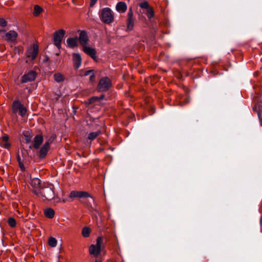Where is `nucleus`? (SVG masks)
<instances>
[{
  "label": "nucleus",
  "mask_w": 262,
  "mask_h": 262,
  "mask_svg": "<svg viewBox=\"0 0 262 262\" xmlns=\"http://www.w3.org/2000/svg\"><path fill=\"white\" fill-rule=\"evenodd\" d=\"M99 16L102 22L110 24L114 21V13L108 7L104 8L99 12Z\"/></svg>",
  "instance_id": "f257e3e1"
},
{
  "label": "nucleus",
  "mask_w": 262,
  "mask_h": 262,
  "mask_svg": "<svg viewBox=\"0 0 262 262\" xmlns=\"http://www.w3.org/2000/svg\"><path fill=\"white\" fill-rule=\"evenodd\" d=\"M35 194L38 197L46 200H51L54 197V193L52 188L48 185L40 187L38 190H35Z\"/></svg>",
  "instance_id": "f03ea898"
},
{
  "label": "nucleus",
  "mask_w": 262,
  "mask_h": 262,
  "mask_svg": "<svg viewBox=\"0 0 262 262\" xmlns=\"http://www.w3.org/2000/svg\"><path fill=\"white\" fill-rule=\"evenodd\" d=\"M102 248H104V246L102 245V238L99 236L97 238L96 244H92L90 246L89 249V253L90 255L97 257L100 254Z\"/></svg>",
  "instance_id": "7ed1b4c3"
},
{
  "label": "nucleus",
  "mask_w": 262,
  "mask_h": 262,
  "mask_svg": "<svg viewBox=\"0 0 262 262\" xmlns=\"http://www.w3.org/2000/svg\"><path fill=\"white\" fill-rule=\"evenodd\" d=\"M39 51V48L37 45L33 44L28 48L26 52V57L27 59L26 62L29 61H33L37 57Z\"/></svg>",
  "instance_id": "20e7f679"
},
{
  "label": "nucleus",
  "mask_w": 262,
  "mask_h": 262,
  "mask_svg": "<svg viewBox=\"0 0 262 262\" xmlns=\"http://www.w3.org/2000/svg\"><path fill=\"white\" fill-rule=\"evenodd\" d=\"M12 112L14 115L18 113L21 117H24L27 113V108L19 100H15L12 103Z\"/></svg>",
  "instance_id": "39448f33"
},
{
  "label": "nucleus",
  "mask_w": 262,
  "mask_h": 262,
  "mask_svg": "<svg viewBox=\"0 0 262 262\" xmlns=\"http://www.w3.org/2000/svg\"><path fill=\"white\" fill-rule=\"evenodd\" d=\"M66 31L62 29L55 31L53 34V43L58 49H60L62 39L65 35Z\"/></svg>",
  "instance_id": "423d86ee"
},
{
  "label": "nucleus",
  "mask_w": 262,
  "mask_h": 262,
  "mask_svg": "<svg viewBox=\"0 0 262 262\" xmlns=\"http://www.w3.org/2000/svg\"><path fill=\"white\" fill-rule=\"evenodd\" d=\"M111 86V82L107 77L101 78L97 85V89L100 92L107 91Z\"/></svg>",
  "instance_id": "0eeeda50"
},
{
  "label": "nucleus",
  "mask_w": 262,
  "mask_h": 262,
  "mask_svg": "<svg viewBox=\"0 0 262 262\" xmlns=\"http://www.w3.org/2000/svg\"><path fill=\"white\" fill-rule=\"evenodd\" d=\"M37 76V73L34 71H30L26 73L21 77V83H27L33 81Z\"/></svg>",
  "instance_id": "6e6552de"
},
{
  "label": "nucleus",
  "mask_w": 262,
  "mask_h": 262,
  "mask_svg": "<svg viewBox=\"0 0 262 262\" xmlns=\"http://www.w3.org/2000/svg\"><path fill=\"white\" fill-rule=\"evenodd\" d=\"M69 197L71 199H74V198H91V195L86 191H76L73 190L72 191L69 195Z\"/></svg>",
  "instance_id": "1a4fd4ad"
},
{
  "label": "nucleus",
  "mask_w": 262,
  "mask_h": 262,
  "mask_svg": "<svg viewBox=\"0 0 262 262\" xmlns=\"http://www.w3.org/2000/svg\"><path fill=\"white\" fill-rule=\"evenodd\" d=\"M17 36L18 34L16 31L10 30L6 33L5 39L10 43L15 44Z\"/></svg>",
  "instance_id": "9d476101"
},
{
  "label": "nucleus",
  "mask_w": 262,
  "mask_h": 262,
  "mask_svg": "<svg viewBox=\"0 0 262 262\" xmlns=\"http://www.w3.org/2000/svg\"><path fill=\"white\" fill-rule=\"evenodd\" d=\"M134 27V19L133 18V13L132 8H130L127 14L126 30L130 31L133 30Z\"/></svg>",
  "instance_id": "9b49d317"
},
{
  "label": "nucleus",
  "mask_w": 262,
  "mask_h": 262,
  "mask_svg": "<svg viewBox=\"0 0 262 262\" xmlns=\"http://www.w3.org/2000/svg\"><path fill=\"white\" fill-rule=\"evenodd\" d=\"M83 51L88 55L90 56L94 60L96 61L97 57L96 56V50L95 48L88 46L87 45L82 47Z\"/></svg>",
  "instance_id": "f8f14e48"
},
{
  "label": "nucleus",
  "mask_w": 262,
  "mask_h": 262,
  "mask_svg": "<svg viewBox=\"0 0 262 262\" xmlns=\"http://www.w3.org/2000/svg\"><path fill=\"white\" fill-rule=\"evenodd\" d=\"M79 41L82 47L87 45L89 41V37L85 31L82 30L80 31Z\"/></svg>",
  "instance_id": "ddd939ff"
},
{
  "label": "nucleus",
  "mask_w": 262,
  "mask_h": 262,
  "mask_svg": "<svg viewBox=\"0 0 262 262\" xmlns=\"http://www.w3.org/2000/svg\"><path fill=\"white\" fill-rule=\"evenodd\" d=\"M0 146L6 149L10 148L11 144L9 142V136L7 135H5L0 138Z\"/></svg>",
  "instance_id": "4468645a"
},
{
  "label": "nucleus",
  "mask_w": 262,
  "mask_h": 262,
  "mask_svg": "<svg viewBox=\"0 0 262 262\" xmlns=\"http://www.w3.org/2000/svg\"><path fill=\"white\" fill-rule=\"evenodd\" d=\"M50 149V143L49 141L46 142L41 147L39 150V157L40 158H43L47 155Z\"/></svg>",
  "instance_id": "2eb2a0df"
},
{
  "label": "nucleus",
  "mask_w": 262,
  "mask_h": 262,
  "mask_svg": "<svg viewBox=\"0 0 262 262\" xmlns=\"http://www.w3.org/2000/svg\"><path fill=\"white\" fill-rule=\"evenodd\" d=\"M73 64L75 69H78L81 64L82 59L78 53H74L73 55Z\"/></svg>",
  "instance_id": "dca6fc26"
},
{
  "label": "nucleus",
  "mask_w": 262,
  "mask_h": 262,
  "mask_svg": "<svg viewBox=\"0 0 262 262\" xmlns=\"http://www.w3.org/2000/svg\"><path fill=\"white\" fill-rule=\"evenodd\" d=\"M43 142V137L40 135L36 136L33 139V147L38 149Z\"/></svg>",
  "instance_id": "f3484780"
},
{
  "label": "nucleus",
  "mask_w": 262,
  "mask_h": 262,
  "mask_svg": "<svg viewBox=\"0 0 262 262\" xmlns=\"http://www.w3.org/2000/svg\"><path fill=\"white\" fill-rule=\"evenodd\" d=\"M116 10L120 13L125 12L127 10V5L125 2H120L116 6Z\"/></svg>",
  "instance_id": "a211bd4d"
},
{
  "label": "nucleus",
  "mask_w": 262,
  "mask_h": 262,
  "mask_svg": "<svg viewBox=\"0 0 262 262\" xmlns=\"http://www.w3.org/2000/svg\"><path fill=\"white\" fill-rule=\"evenodd\" d=\"M67 43L69 47L73 48L78 45V39L76 37H70L67 39Z\"/></svg>",
  "instance_id": "6ab92c4d"
},
{
  "label": "nucleus",
  "mask_w": 262,
  "mask_h": 262,
  "mask_svg": "<svg viewBox=\"0 0 262 262\" xmlns=\"http://www.w3.org/2000/svg\"><path fill=\"white\" fill-rule=\"evenodd\" d=\"M45 216L49 219H52L55 215V211L52 208H47L44 210Z\"/></svg>",
  "instance_id": "aec40b11"
},
{
  "label": "nucleus",
  "mask_w": 262,
  "mask_h": 262,
  "mask_svg": "<svg viewBox=\"0 0 262 262\" xmlns=\"http://www.w3.org/2000/svg\"><path fill=\"white\" fill-rule=\"evenodd\" d=\"M54 79L56 82L59 83L64 80V77L62 74L57 73L54 75Z\"/></svg>",
  "instance_id": "412c9836"
},
{
  "label": "nucleus",
  "mask_w": 262,
  "mask_h": 262,
  "mask_svg": "<svg viewBox=\"0 0 262 262\" xmlns=\"http://www.w3.org/2000/svg\"><path fill=\"white\" fill-rule=\"evenodd\" d=\"M101 134V131H100V130H97L96 132L90 133L88 135V139L91 141H93V140H95Z\"/></svg>",
  "instance_id": "4be33fe9"
},
{
  "label": "nucleus",
  "mask_w": 262,
  "mask_h": 262,
  "mask_svg": "<svg viewBox=\"0 0 262 262\" xmlns=\"http://www.w3.org/2000/svg\"><path fill=\"white\" fill-rule=\"evenodd\" d=\"M43 9L41 7H40L38 5H35L34 7V10L33 12V14L34 16H38L42 12Z\"/></svg>",
  "instance_id": "5701e85b"
},
{
  "label": "nucleus",
  "mask_w": 262,
  "mask_h": 262,
  "mask_svg": "<svg viewBox=\"0 0 262 262\" xmlns=\"http://www.w3.org/2000/svg\"><path fill=\"white\" fill-rule=\"evenodd\" d=\"M31 184L34 187H36V188L39 187V188L40 187H41V181L39 179H38V178H34V179H33L32 180Z\"/></svg>",
  "instance_id": "b1692460"
},
{
  "label": "nucleus",
  "mask_w": 262,
  "mask_h": 262,
  "mask_svg": "<svg viewBox=\"0 0 262 262\" xmlns=\"http://www.w3.org/2000/svg\"><path fill=\"white\" fill-rule=\"evenodd\" d=\"M91 229L88 227H84L82 230V235L84 237H88L90 236Z\"/></svg>",
  "instance_id": "393cba45"
},
{
  "label": "nucleus",
  "mask_w": 262,
  "mask_h": 262,
  "mask_svg": "<svg viewBox=\"0 0 262 262\" xmlns=\"http://www.w3.org/2000/svg\"><path fill=\"white\" fill-rule=\"evenodd\" d=\"M146 14L147 16V17L149 19H151L154 16V12L152 9V8L150 7H149L148 8L146 9Z\"/></svg>",
  "instance_id": "a878e982"
},
{
  "label": "nucleus",
  "mask_w": 262,
  "mask_h": 262,
  "mask_svg": "<svg viewBox=\"0 0 262 262\" xmlns=\"http://www.w3.org/2000/svg\"><path fill=\"white\" fill-rule=\"evenodd\" d=\"M8 223L9 225L12 228L15 227L16 225V220L12 217H10L8 218Z\"/></svg>",
  "instance_id": "bb28decb"
},
{
  "label": "nucleus",
  "mask_w": 262,
  "mask_h": 262,
  "mask_svg": "<svg viewBox=\"0 0 262 262\" xmlns=\"http://www.w3.org/2000/svg\"><path fill=\"white\" fill-rule=\"evenodd\" d=\"M57 242L55 238L51 237L49 238L48 244L51 247H56L57 245Z\"/></svg>",
  "instance_id": "cd10ccee"
},
{
  "label": "nucleus",
  "mask_w": 262,
  "mask_h": 262,
  "mask_svg": "<svg viewBox=\"0 0 262 262\" xmlns=\"http://www.w3.org/2000/svg\"><path fill=\"white\" fill-rule=\"evenodd\" d=\"M139 6L142 9H145L146 10L150 6L147 2H143L139 4Z\"/></svg>",
  "instance_id": "c85d7f7f"
},
{
  "label": "nucleus",
  "mask_w": 262,
  "mask_h": 262,
  "mask_svg": "<svg viewBox=\"0 0 262 262\" xmlns=\"http://www.w3.org/2000/svg\"><path fill=\"white\" fill-rule=\"evenodd\" d=\"M23 47L21 46H17L14 48V52L15 53H18L19 54L21 53H23Z\"/></svg>",
  "instance_id": "c756f323"
},
{
  "label": "nucleus",
  "mask_w": 262,
  "mask_h": 262,
  "mask_svg": "<svg viewBox=\"0 0 262 262\" xmlns=\"http://www.w3.org/2000/svg\"><path fill=\"white\" fill-rule=\"evenodd\" d=\"M7 21L4 18H0V25L2 27H6L7 26Z\"/></svg>",
  "instance_id": "7c9ffc66"
},
{
  "label": "nucleus",
  "mask_w": 262,
  "mask_h": 262,
  "mask_svg": "<svg viewBox=\"0 0 262 262\" xmlns=\"http://www.w3.org/2000/svg\"><path fill=\"white\" fill-rule=\"evenodd\" d=\"M18 160L19 161V166H20V168L21 170H23V171H24L25 170V166H24L23 164L20 163V157H19L18 158Z\"/></svg>",
  "instance_id": "2f4dec72"
},
{
  "label": "nucleus",
  "mask_w": 262,
  "mask_h": 262,
  "mask_svg": "<svg viewBox=\"0 0 262 262\" xmlns=\"http://www.w3.org/2000/svg\"><path fill=\"white\" fill-rule=\"evenodd\" d=\"M95 77V73L93 72V73H92L91 74V75H90V81H91V82H93L94 80Z\"/></svg>",
  "instance_id": "473e14b6"
},
{
  "label": "nucleus",
  "mask_w": 262,
  "mask_h": 262,
  "mask_svg": "<svg viewBox=\"0 0 262 262\" xmlns=\"http://www.w3.org/2000/svg\"><path fill=\"white\" fill-rule=\"evenodd\" d=\"M32 137L30 136H26L25 140L27 143H29L31 141Z\"/></svg>",
  "instance_id": "72a5a7b5"
},
{
  "label": "nucleus",
  "mask_w": 262,
  "mask_h": 262,
  "mask_svg": "<svg viewBox=\"0 0 262 262\" xmlns=\"http://www.w3.org/2000/svg\"><path fill=\"white\" fill-rule=\"evenodd\" d=\"M94 72L93 70H88V71H85L84 73V76H88L89 75L91 74L92 73H93Z\"/></svg>",
  "instance_id": "f704fd0d"
},
{
  "label": "nucleus",
  "mask_w": 262,
  "mask_h": 262,
  "mask_svg": "<svg viewBox=\"0 0 262 262\" xmlns=\"http://www.w3.org/2000/svg\"><path fill=\"white\" fill-rule=\"evenodd\" d=\"M97 1V0H91V4H90L91 6V7L93 6L96 4Z\"/></svg>",
  "instance_id": "c9c22d12"
},
{
  "label": "nucleus",
  "mask_w": 262,
  "mask_h": 262,
  "mask_svg": "<svg viewBox=\"0 0 262 262\" xmlns=\"http://www.w3.org/2000/svg\"><path fill=\"white\" fill-rule=\"evenodd\" d=\"M95 262H102V260L100 259H96L95 260Z\"/></svg>",
  "instance_id": "e433bc0d"
},
{
  "label": "nucleus",
  "mask_w": 262,
  "mask_h": 262,
  "mask_svg": "<svg viewBox=\"0 0 262 262\" xmlns=\"http://www.w3.org/2000/svg\"><path fill=\"white\" fill-rule=\"evenodd\" d=\"M52 137L53 139H54V138H55L56 136H55V135H53V136H52Z\"/></svg>",
  "instance_id": "4c0bfd02"
},
{
  "label": "nucleus",
  "mask_w": 262,
  "mask_h": 262,
  "mask_svg": "<svg viewBox=\"0 0 262 262\" xmlns=\"http://www.w3.org/2000/svg\"><path fill=\"white\" fill-rule=\"evenodd\" d=\"M2 32H6V31L5 30H2Z\"/></svg>",
  "instance_id": "58836bf2"
}]
</instances>
